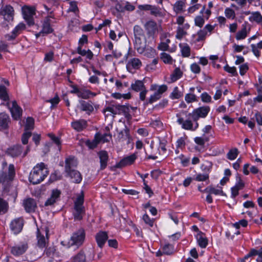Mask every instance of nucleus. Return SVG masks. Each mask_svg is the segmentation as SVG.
<instances>
[{
    "label": "nucleus",
    "instance_id": "36",
    "mask_svg": "<svg viewBox=\"0 0 262 262\" xmlns=\"http://www.w3.org/2000/svg\"><path fill=\"white\" fill-rule=\"evenodd\" d=\"M249 20L250 22H255L257 24H261L262 23V15L259 12H253L251 13Z\"/></svg>",
    "mask_w": 262,
    "mask_h": 262
},
{
    "label": "nucleus",
    "instance_id": "45",
    "mask_svg": "<svg viewBox=\"0 0 262 262\" xmlns=\"http://www.w3.org/2000/svg\"><path fill=\"white\" fill-rule=\"evenodd\" d=\"M160 58L166 64H172L173 62L174 61L169 54L165 52L161 53Z\"/></svg>",
    "mask_w": 262,
    "mask_h": 262
},
{
    "label": "nucleus",
    "instance_id": "41",
    "mask_svg": "<svg viewBox=\"0 0 262 262\" xmlns=\"http://www.w3.org/2000/svg\"><path fill=\"white\" fill-rule=\"evenodd\" d=\"M183 72L179 68H176L170 75V79L172 82H174L182 77Z\"/></svg>",
    "mask_w": 262,
    "mask_h": 262
},
{
    "label": "nucleus",
    "instance_id": "44",
    "mask_svg": "<svg viewBox=\"0 0 262 262\" xmlns=\"http://www.w3.org/2000/svg\"><path fill=\"white\" fill-rule=\"evenodd\" d=\"M103 113L105 117L113 116V117L117 114L116 110L114 106H107L103 110Z\"/></svg>",
    "mask_w": 262,
    "mask_h": 262
},
{
    "label": "nucleus",
    "instance_id": "40",
    "mask_svg": "<svg viewBox=\"0 0 262 262\" xmlns=\"http://www.w3.org/2000/svg\"><path fill=\"white\" fill-rule=\"evenodd\" d=\"M209 140V138L208 136H207L205 134H203V135L201 137H196L194 138V142L201 146H203L205 144V143Z\"/></svg>",
    "mask_w": 262,
    "mask_h": 262
},
{
    "label": "nucleus",
    "instance_id": "56",
    "mask_svg": "<svg viewBox=\"0 0 262 262\" xmlns=\"http://www.w3.org/2000/svg\"><path fill=\"white\" fill-rule=\"evenodd\" d=\"M96 135L97 136L99 142L102 141L104 143L110 141L112 138V135L110 133H105L103 135L100 134H96Z\"/></svg>",
    "mask_w": 262,
    "mask_h": 262
},
{
    "label": "nucleus",
    "instance_id": "39",
    "mask_svg": "<svg viewBox=\"0 0 262 262\" xmlns=\"http://www.w3.org/2000/svg\"><path fill=\"white\" fill-rule=\"evenodd\" d=\"M150 14L155 17H163L164 15L162 9L155 5H152Z\"/></svg>",
    "mask_w": 262,
    "mask_h": 262
},
{
    "label": "nucleus",
    "instance_id": "50",
    "mask_svg": "<svg viewBox=\"0 0 262 262\" xmlns=\"http://www.w3.org/2000/svg\"><path fill=\"white\" fill-rule=\"evenodd\" d=\"M173 246L169 244H165L162 248V253L166 255L171 254L173 252Z\"/></svg>",
    "mask_w": 262,
    "mask_h": 262
},
{
    "label": "nucleus",
    "instance_id": "35",
    "mask_svg": "<svg viewBox=\"0 0 262 262\" xmlns=\"http://www.w3.org/2000/svg\"><path fill=\"white\" fill-rule=\"evenodd\" d=\"M71 262H86L84 252L80 250L77 254L72 257Z\"/></svg>",
    "mask_w": 262,
    "mask_h": 262
},
{
    "label": "nucleus",
    "instance_id": "24",
    "mask_svg": "<svg viewBox=\"0 0 262 262\" xmlns=\"http://www.w3.org/2000/svg\"><path fill=\"white\" fill-rule=\"evenodd\" d=\"M198 245L202 248H205L208 245V241L205 234L199 232L195 235Z\"/></svg>",
    "mask_w": 262,
    "mask_h": 262
},
{
    "label": "nucleus",
    "instance_id": "53",
    "mask_svg": "<svg viewBox=\"0 0 262 262\" xmlns=\"http://www.w3.org/2000/svg\"><path fill=\"white\" fill-rule=\"evenodd\" d=\"M185 6V3L182 1H179L176 2L173 5V10L177 13L181 12Z\"/></svg>",
    "mask_w": 262,
    "mask_h": 262
},
{
    "label": "nucleus",
    "instance_id": "23",
    "mask_svg": "<svg viewBox=\"0 0 262 262\" xmlns=\"http://www.w3.org/2000/svg\"><path fill=\"white\" fill-rule=\"evenodd\" d=\"M245 186L244 183L240 178L236 179V183L233 187L231 188V197L235 198L238 194L239 190L242 189Z\"/></svg>",
    "mask_w": 262,
    "mask_h": 262
},
{
    "label": "nucleus",
    "instance_id": "30",
    "mask_svg": "<svg viewBox=\"0 0 262 262\" xmlns=\"http://www.w3.org/2000/svg\"><path fill=\"white\" fill-rule=\"evenodd\" d=\"M206 192L210 194H213L214 195H219L222 196L226 195L225 193L223 191V188L221 186H217L214 187L212 186H209L204 189Z\"/></svg>",
    "mask_w": 262,
    "mask_h": 262
},
{
    "label": "nucleus",
    "instance_id": "25",
    "mask_svg": "<svg viewBox=\"0 0 262 262\" xmlns=\"http://www.w3.org/2000/svg\"><path fill=\"white\" fill-rule=\"evenodd\" d=\"M23 205L27 212H34L36 207L35 201L31 198H28L24 200Z\"/></svg>",
    "mask_w": 262,
    "mask_h": 262
},
{
    "label": "nucleus",
    "instance_id": "60",
    "mask_svg": "<svg viewBox=\"0 0 262 262\" xmlns=\"http://www.w3.org/2000/svg\"><path fill=\"white\" fill-rule=\"evenodd\" d=\"M225 15L229 19H233L235 18V13L233 10L227 8L225 10Z\"/></svg>",
    "mask_w": 262,
    "mask_h": 262
},
{
    "label": "nucleus",
    "instance_id": "26",
    "mask_svg": "<svg viewBox=\"0 0 262 262\" xmlns=\"http://www.w3.org/2000/svg\"><path fill=\"white\" fill-rule=\"evenodd\" d=\"M97 244L100 248H102L108 238L107 233L104 231H100L95 236Z\"/></svg>",
    "mask_w": 262,
    "mask_h": 262
},
{
    "label": "nucleus",
    "instance_id": "64",
    "mask_svg": "<svg viewBox=\"0 0 262 262\" xmlns=\"http://www.w3.org/2000/svg\"><path fill=\"white\" fill-rule=\"evenodd\" d=\"M197 35H198V38L196 39V40L198 41H200L201 40L205 39L206 36L208 34H207V32L206 31H205L204 29H202V30H199L198 32Z\"/></svg>",
    "mask_w": 262,
    "mask_h": 262
},
{
    "label": "nucleus",
    "instance_id": "38",
    "mask_svg": "<svg viewBox=\"0 0 262 262\" xmlns=\"http://www.w3.org/2000/svg\"><path fill=\"white\" fill-rule=\"evenodd\" d=\"M134 38H146L144 30L139 25H135L134 27Z\"/></svg>",
    "mask_w": 262,
    "mask_h": 262
},
{
    "label": "nucleus",
    "instance_id": "46",
    "mask_svg": "<svg viewBox=\"0 0 262 262\" xmlns=\"http://www.w3.org/2000/svg\"><path fill=\"white\" fill-rule=\"evenodd\" d=\"M84 202V194L82 191L80 194H79L75 202H74V207H80L84 208V206L83 205Z\"/></svg>",
    "mask_w": 262,
    "mask_h": 262
},
{
    "label": "nucleus",
    "instance_id": "19",
    "mask_svg": "<svg viewBox=\"0 0 262 262\" xmlns=\"http://www.w3.org/2000/svg\"><path fill=\"white\" fill-rule=\"evenodd\" d=\"M23 225L24 223L23 219L18 218L11 222L10 227L14 234H18L21 231Z\"/></svg>",
    "mask_w": 262,
    "mask_h": 262
},
{
    "label": "nucleus",
    "instance_id": "34",
    "mask_svg": "<svg viewBox=\"0 0 262 262\" xmlns=\"http://www.w3.org/2000/svg\"><path fill=\"white\" fill-rule=\"evenodd\" d=\"M180 51L183 57H188L190 55V48L187 43H180L179 44Z\"/></svg>",
    "mask_w": 262,
    "mask_h": 262
},
{
    "label": "nucleus",
    "instance_id": "54",
    "mask_svg": "<svg viewBox=\"0 0 262 262\" xmlns=\"http://www.w3.org/2000/svg\"><path fill=\"white\" fill-rule=\"evenodd\" d=\"M187 35V32L181 27H178L177 30L176 38L179 40H181Z\"/></svg>",
    "mask_w": 262,
    "mask_h": 262
},
{
    "label": "nucleus",
    "instance_id": "28",
    "mask_svg": "<svg viewBox=\"0 0 262 262\" xmlns=\"http://www.w3.org/2000/svg\"><path fill=\"white\" fill-rule=\"evenodd\" d=\"M7 153L13 158L19 156L23 153V147L21 145H15L8 149Z\"/></svg>",
    "mask_w": 262,
    "mask_h": 262
},
{
    "label": "nucleus",
    "instance_id": "27",
    "mask_svg": "<svg viewBox=\"0 0 262 262\" xmlns=\"http://www.w3.org/2000/svg\"><path fill=\"white\" fill-rule=\"evenodd\" d=\"M87 122L84 119H79L73 121L71 123L72 128L77 132H80L87 126Z\"/></svg>",
    "mask_w": 262,
    "mask_h": 262
},
{
    "label": "nucleus",
    "instance_id": "14",
    "mask_svg": "<svg viewBox=\"0 0 262 262\" xmlns=\"http://www.w3.org/2000/svg\"><path fill=\"white\" fill-rule=\"evenodd\" d=\"M147 33L149 36H152L158 31V27L157 23L150 20L147 21L144 25Z\"/></svg>",
    "mask_w": 262,
    "mask_h": 262
},
{
    "label": "nucleus",
    "instance_id": "61",
    "mask_svg": "<svg viewBox=\"0 0 262 262\" xmlns=\"http://www.w3.org/2000/svg\"><path fill=\"white\" fill-rule=\"evenodd\" d=\"M201 99L203 102L210 103L212 102V98L207 92H203L201 95Z\"/></svg>",
    "mask_w": 262,
    "mask_h": 262
},
{
    "label": "nucleus",
    "instance_id": "58",
    "mask_svg": "<svg viewBox=\"0 0 262 262\" xmlns=\"http://www.w3.org/2000/svg\"><path fill=\"white\" fill-rule=\"evenodd\" d=\"M167 85L165 84H163V85H160L159 87L158 88L157 90L155 91V92L154 94L161 98L162 97V94L164 92H165L167 91Z\"/></svg>",
    "mask_w": 262,
    "mask_h": 262
},
{
    "label": "nucleus",
    "instance_id": "29",
    "mask_svg": "<svg viewBox=\"0 0 262 262\" xmlns=\"http://www.w3.org/2000/svg\"><path fill=\"white\" fill-rule=\"evenodd\" d=\"M15 173L14 166L13 164H10L8 167V175L6 176L5 174H2L0 176V182H4L5 181L12 180L13 177Z\"/></svg>",
    "mask_w": 262,
    "mask_h": 262
},
{
    "label": "nucleus",
    "instance_id": "18",
    "mask_svg": "<svg viewBox=\"0 0 262 262\" xmlns=\"http://www.w3.org/2000/svg\"><path fill=\"white\" fill-rule=\"evenodd\" d=\"M61 191L57 189H53L50 197L45 203V206H52L59 199Z\"/></svg>",
    "mask_w": 262,
    "mask_h": 262
},
{
    "label": "nucleus",
    "instance_id": "17",
    "mask_svg": "<svg viewBox=\"0 0 262 262\" xmlns=\"http://www.w3.org/2000/svg\"><path fill=\"white\" fill-rule=\"evenodd\" d=\"M134 48L139 54H142L146 47V38H134Z\"/></svg>",
    "mask_w": 262,
    "mask_h": 262
},
{
    "label": "nucleus",
    "instance_id": "16",
    "mask_svg": "<svg viewBox=\"0 0 262 262\" xmlns=\"http://www.w3.org/2000/svg\"><path fill=\"white\" fill-rule=\"evenodd\" d=\"M28 246L26 243H21L11 248V253L14 256L23 254L28 249Z\"/></svg>",
    "mask_w": 262,
    "mask_h": 262
},
{
    "label": "nucleus",
    "instance_id": "33",
    "mask_svg": "<svg viewBox=\"0 0 262 262\" xmlns=\"http://www.w3.org/2000/svg\"><path fill=\"white\" fill-rule=\"evenodd\" d=\"M10 122V119L9 115L6 113L0 114V126L3 128H7Z\"/></svg>",
    "mask_w": 262,
    "mask_h": 262
},
{
    "label": "nucleus",
    "instance_id": "22",
    "mask_svg": "<svg viewBox=\"0 0 262 262\" xmlns=\"http://www.w3.org/2000/svg\"><path fill=\"white\" fill-rule=\"evenodd\" d=\"M250 30V28L248 27L246 24H243L242 29L238 31L236 35L235 38L237 40H243L246 38Z\"/></svg>",
    "mask_w": 262,
    "mask_h": 262
},
{
    "label": "nucleus",
    "instance_id": "7",
    "mask_svg": "<svg viewBox=\"0 0 262 262\" xmlns=\"http://www.w3.org/2000/svg\"><path fill=\"white\" fill-rule=\"evenodd\" d=\"M210 110L209 106H203L193 110L189 113L187 117H191L193 121H197L200 118H205L208 115Z\"/></svg>",
    "mask_w": 262,
    "mask_h": 262
},
{
    "label": "nucleus",
    "instance_id": "4",
    "mask_svg": "<svg viewBox=\"0 0 262 262\" xmlns=\"http://www.w3.org/2000/svg\"><path fill=\"white\" fill-rule=\"evenodd\" d=\"M176 117L177 118V122L181 125L183 129L193 132L198 128L199 123L197 121H194L193 123L189 118L184 120L180 114H177Z\"/></svg>",
    "mask_w": 262,
    "mask_h": 262
},
{
    "label": "nucleus",
    "instance_id": "9",
    "mask_svg": "<svg viewBox=\"0 0 262 262\" xmlns=\"http://www.w3.org/2000/svg\"><path fill=\"white\" fill-rule=\"evenodd\" d=\"M7 105L9 108L13 119L15 120L20 119L22 116L23 110L17 104L16 101L14 100L11 102H8Z\"/></svg>",
    "mask_w": 262,
    "mask_h": 262
},
{
    "label": "nucleus",
    "instance_id": "32",
    "mask_svg": "<svg viewBox=\"0 0 262 262\" xmlns=\"http://www.w3.org/2000/svg\"><path fill=\"white\" fill-rule=\"evenodd\" d=\"M80 110L85 112L86 114H90L93 111L94 107L92 103L84 100H80Z\"/></svg>",
    "mask_w": 262,
    "mask_h": 262
},
{
    "label": "nucleus",
    "instance_id": "1",
    "mask_svg": "<svg viewBox=\"0 0 262 262\" xmlns=\"http://www.w3.org/2000/svg\"><path fill=\"white\" fill-rule=\"evenodd\" d=\"M49 173L45 163L37 164L30 173L29 181L33 184H37L42 182Z\"/></svg>",
    "mask_w": 262,
    "mask_h": 262
},
{
    "label": "nucleus",
    "instance_id": "8",
    "mask_svg": "<svg viewBox=\"0 0 262 262\" xmlns=\"http://www.w3.org/2000/svg\"><path fill=\"white\" fill-rule=\"evenodd\" d=\"M26 29V25L23 23H19L10 33L5 35V38L8 41L12 42V44H16L17 41H15L16 38L21 33L23 30Z\"/></svg>",
    "mask_w": 262,
    "mask_h": 262
},
{
    "label": "nucleus",
    "instance_id": "55",
    "mask_svg": "<svg viewBox=\"0 0 262 262\" xmlns=\"http://www.w3.org/2000/svg\"><path fill=\"white\" fill-rule=\"evenodd\" d=\"M185 100L187 103H191L198 101L196 96L192 93L186 94L185 96Z\"/></svg>",
    "mask_w": 262,
    "mask_h": 262
},
{
    "label": "nucleus",
    "instance_id": "52",
    "mask_svg": "<svg viewBox=\"0 0 262 262\" xmlns=\"http://www.w3.org/2000/svg\"><path fill=\"white\" fill-rule=\"evenodd\" d=\"M99 142L98 138L97 135H95L94 139L92 141L89 140H87L85 142V144L90 149H93L97 146Z\"/></svg>",
    "mask_w": 262,
    "mask_h": 262
},
{
    "label": "nucleus",
    "instance_id": "49",
    "mask_svg": "<svg viewBox=\"0 0 262 262\" xmlns=\"http://www.w3.org/2000/svg\"><path fill=\"white\" fill-rule=\"evenodd\" d=\"M0 99L4 101H7L9 100V96L7 89L3 85H0Z\"/></svg>",
    "mask_w": 262,
    "mask_h": 262
},
{
    "label": "nucleus",
    "instance_id": "10",
    "mask_svg": "<svg viewBox=\"0 0 262 262\" xmlns=\"http://www.w3.org/2000/svg\"><path fill=\"white\" fill-rule=\"evenodd\" d=\"M24 18L26 20L29 26L34 24V16L35 14L34 7L25 6L22 8Z\"/></svg>",
    "mask_w": 262,
    "mask_h": 262
},
{
    "label": "nucleus",
    "instance_id": "42",
    "mask_svg": "<svg viewBox=\"0 0 262 262\" xmlns=\"http://www.w3.org/2000/svg\"><path fill=\"white\" fill-rule=\"evenodd\" d=\"M84 213V208L80 207H74V212L73 213L74 219L76 220H81Z\"/></svg>",
    "mask_w": 262,
    "mask_h": 262
},
{
    "label": "nucleus",
    "instance_id": "3",
    "mask_svg": "<svg viewBox=\"0 0 262 262\" xmlns=\"http://www.w3.org/2000/svg\"><path fill=\"white\" fill-rule=\"evenodd\" d=\"M14 15V10L11 6L10 5L2 6L0 8V16L4 19L3 22L2 23L3 27L7 26V23L13 21Z\"/></svg>",
    "mask_w": 262,
    "mask_h": 262
},
{
    "label": "nucleus",
    "instance_id": "63",
    "mask_svg": "<svg viewBox=\"0 0 262 262\" xmlns=\"http://www.w3.org/2000/svg\"><path fill=\"white\" fill-rule=\"evenodd\" d=\"M190 68L191 71L194 74H198L201 72V68L199 64L196 62L192 63Z\"/></svg>",
    "mask_w": 262,
    "mask_h": 262
},
{
    "label": "nucleus",
    "instance_id": "48",
    "mask_svg": "<svg viewBox=\"0 0 262 262\" xmlns=\"http://www.w3.org/2000/svg\"><path fill=\"white\" fill-rule=\"evenodd\" d=\"M238 154L239 151L237 148H232L227 153V158L230 160H234L236 158Z\"/></svg>",
    "mask_w": 262,
    "mask_h": 262
},
{
    "label": "nucleus",
    "instance_id": "15",
    "mask_svg": "<svg viewBox=\"0 0 262 262\" xmlns=\"http://www.w3.org/2000/svg\"><path fill=\"white\" fill-rule=\"evenodd\" d=\"M137 156L136 154H133L128 156H127L122 159L119 163H117L115 165L116 168H120L127 165L132 164L136 159Z\"/></svg>",
    "mask_w": 262,
    "mask_h": 262
},
{
    "label": "nucleus",
    "instance_id": "62",
    "mask_svg": "<svg viewBox=\"0 0 262 262\" xmlns=\"http://www.w3.org/2000/svg\"><path fill=\"white\" fill-rule=\"evenodd\" d=\"M194 23L196 26L201 28L204 25L205 20L202 16L198 15L194 18Z\"/></svg>",
    "mask_w": 262,
    "mask_h": 262
},
{
    "label": "nucleus",
    "instance_id": "37",
    "mask_svg": "<svg viewBox=\"0 0 262 262\" xmlns=\"http://www.w3.org/2000/svg\"><path fill=\"white\" fill-rule=\"evenodd\" d=\"M251 48L253 54L257 58L260 56L259 50L262 49V40L260 41L257 44H251Z\"/></svg>",
    "mask_w": 262,
    "mask_h": 262
},
{
    "label": "nucleus",
    "instance_id": "47",
    "mask_svg": "<svg viewBox=\"0 0 262 262\" xmlns=\"http://www.w3.org/2000/svg\"><path fill=\"white\" fill-rule=\"evenodd\" d=\"M183 95V94L179 90L178 86L173 88L172 92L169 95V98L172 100L178 99L180 98Z\"/></svg>",
    "mask_w": 262,
    "mask_h": 262
},
{
    "label": "nucleus",
    "instance_id": "57",
    "mask_svg": "<svg viewBox=\"0 0 262 262\" xmlns=\"http://www.w3.org/2000/svg\"><path fill=\"white\" fill-rule=\"evenodd\" d=\"M209 174L207 173H199L195 175L193 180L198 181H205L209 179Z\"/></svg>",
    "mask_w": 262,
    "mask_h": 262
},
{
    "label": "nucleus",
    "instance_id": "31",
    "mask_svg": "<svg viewBox=\"0 0 262 262\" xmlns=\"http://www.w3.org/2000/svg\"><path fill=\"white\" fill-rule=\"evenodd\" d=\"M68 177H69L72 182L75 183H79L82 179L81 173L77 170H73L70 172H66Z\"/></svg>",
    "mask_w": 262,
    "mask_h": 262
},
{
    "label": "nucleus",
    "instance_id": "43",
    "mask_svg": "<svg viewBox=\"0 0 262 262\" xmlns=\"http://www.w3.org/2000/svg\"><path fill=\"white\" fill-rule=\"evenodd\" d=\"M68 27L72 31H78L80 29L78 19L76 18L72 19L69 24Z\"/></svg>",
    "mask_w": 262,
    "mask_h": 262
},
{
    "label": "nucleus",
    "instance_id": "12",
    "mask_svg": "<svg viewBox=\"0 0 262 262\" xmlns=\"http://www.w3.org/2000/svg\"><path fill=\"white\" fill-rule=\"evenodd\" d=\"M141 66V60L139 58L134 57L128 60L126 67L129 72L134 73V70L139 69Z\"/></svg>",
    "mask_w": 262,
    "mask_h": 262
},
{
    "label": "nucleus",
    "instance_id": "21",
    "mask_svg": "<svg viewBox=\"0 0 262 262\" xmlns=\"http://www.w3.org/2000/svg\"><path fill=\"white\" fill-rule=\"evenodd\" d=\"M77 165V161L74 157H69L65 160V171L70 172L74 168H76Z\"/></svg>",
    "mask_w": 262,
    "mask_h": 262
},
{
    "label": "nucleus",
    "instance_id": "13",
    "mask_svg": "<svg viewBox=\"0 0 262 262\" xmlns=\"http://www.w3.org/2000/svg\"><path fill=\"white\" fill-rule=\"evenodd\" d=\"M49 230L47 228L45 230H40L38 229L37 231V244L39 247L43 248L46 245L47 239L45 238V235L47 237L48 235Z\"/></svg>",
    "mask_w": 262,
    "mask_h": 262
},
{
    "label": "nucleus",
    "instance_id": "59",
    "mask_svg": "<svg viewBox=\"0 0 262 262\" xmlns=\"http://www.w3.org/2000/svg\"><path fill=\"white\" fill-rule=\"evenodd\" d=\"M34 120L32 117H28L25 124V131H29L34 127Z\"/></svg>",
    "mask_w": 262,
    "mask_h": 262
},
{
    "label": "nucleus",
    "instance_id": "5",
    "mask_svg": "<svg viewBox=\"0 0 262 262\" xmlns=\"http://www.w3.org/2000/svg\"><path fill=\"white\" fill-rule=\"evenodd\" d=\"M130 89L135 92H140L139 99L142 101H145L148 90L146 89L143 80H136L130 85Z\"/></svg>",
    "mask_w": 262,
    "mask_h": 262
},
{
    "label": "nucleus",
    "instance_id": "11",
    "mask_svg": "<svg viewBox=\"0 0 262 262\" xmlns=\"http://www.w3.org/2000/svg\"><path fill=\"white\" fill-rule=\"evenodd\" d=\"M166 145V141L159 140V144L158 148L152 151L153 155L149 156L148 159L156 160L158 158L157 155L165 156L167 151Z\"/></svg>",
    "mask_w": 262,
    "mask_h": 262
},
{
    "label": "nucleus",
    "instance_id": "6",
    "mask_svg": "<svg viewBox=\"0 0 262 262\" xmlns=\"http://www.w3.org/2000/svg\"><path fill=\"white\" fill-rule=\"evenodd\" d=\"M85 237V231L83 229L80 228L72 234L69 243L71 246L79 247L83 244Z\"/></svg>",
    "mask_w": 262,
    "mask_h": 262
},
{
    "label": "nucleus",
    "instance_id": "20",
    "mask_svg": "<svg viewBox=\"0 0 262 262\" xmlns=\"http://www.w3.org/2000/svg\"><path fill=\"white\" fill-rule=\"evenodd\" d=\"M100 160V170L104 169L107 165L108 161V153L105 150H101L98 153Z\"/></svg>",
    "mask_w": 262,
    "mask_h": 262
},
{
    "label": "nucleus",
    "instance_id": "51",
    "mask_svg": "<svg viewBox=\"0 0 262 262\" xmlns=\"http://www.w3.org/2000/svg\"><path fill=\"white\" fill-rule=\"evenodd\" d=\"M8 203L4 199L0 198V214L5 213L8 209Z\"/></svg>",
    "mask_w": 262,
    "mask_h": 262
},
{
    "label": "nucleus",
    "instance_id": "2",
    "mask_svg": "<svg viewBox=\"0 0 262 262\" xmlns=\"http://www.w3.org/2000/svg\"><path fill=\"white\" fill-rule=\"evenodd\" d=\"M55 15L53 11L49 13L42 22V29L40 32L36 34V37L40 36L41 34H48L52 33L54 31V29L51 26V24L56 23Z\"/></svg>",
    "mask_w": 262,
    "mask_h": 262
}]
</instances>
